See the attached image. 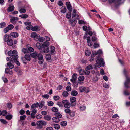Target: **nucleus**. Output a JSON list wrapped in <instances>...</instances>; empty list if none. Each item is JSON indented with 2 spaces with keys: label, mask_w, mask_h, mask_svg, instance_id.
Listing matches in <instances>:
<instances>
[{
  "label": "nucleus",
  "mask_w": 130,
  "mask_h": 130,
  "mask_svg": "<svg viewBox=\"0 0 130 130\" xmlns=\"http://www.w3.org/2000/svg\"><path fill=\"white\" fill-rule=\"evenodd\" d=\"M8 54L9 56H12V58H13L16 64L17 65H20L19 62L17 60L18 58V56L17 55V52L16 51L10 50L8 52Z\"/></svg>",
  "instance_id": "1"
},
{
  "label": "nucleus",
  "mask_w": 130,
  "mask_h": 130,
  "mask_svg": "<svg viewBox=\"0 0 130 130\" xmlns=\"http://www.w3.org/2000/svg\"><path fill=\"white\" fill-rule=\"evenodd\" d=\"M47 124L46 122L42 120L37 121L36 122V128L38 129H41L43 128V126Z\"/></svg>",
  "instance_id": "2"
},
{
  "label": "nucleus",
  "mask_w": 130,
  "mask_h": 130,
  "mask_svg": "<svg viewBox=\"0 0 130 130\" xmlns=\"http://www.w3.org/2000/svg\"><path fill=\"white\" fill-rule=\"evenodd\" d=\"M79 90L81 92L85 91L86 93H88L89 91V89L88 88H86L83 86L79 87Z\"/></svg>",
  "instance_id": "3"
},
{
  "label": "nucleus",
  "mask_w": 130,
  "mask_h": 130,
  "mask_svg": "<svg viewBox=\"0 0 130 130\" xmlns=\"http://www.w3.org/2000/svg\"><path fill=\"white\" fill-rule=\"evenodd\" d=\"M125 0H109V1L110 3L114 2L115 3L119 5L123 3Z\"/></svg>",
  "instance_id": "4"
},
{
  "label": "nucleus",
  "mask_w": 130,
  "mask_h": 130,
  "mask_svg": "<svg viewBox=\"0 0 130 130\" xmlns=\"http://www.w3.org/2000/svg\"><path fill=\"white\" fill-rule=\"evenodd\" d=\"M13 58L10 57H8L7 58V60L9 62L7 63V65H13L12 64L15 62L13 60Z\"/></svg>",
  "instance_id": "5"
},
{
  "label": "nucleus",
  "mask_w": 130,
  "mask_h": 130,
  "mask_svg": "<svg viewBox=\"0 0 130 130\" xmlns=\"http://www.w3.org/2000/svg\"><path fill=\"white\" fill-rule=\"evenodd\" d=\"M92 69V66H88L87 67H86L85 70L86 71H85V73L86 75H88L90 73V71H88L87 70H90V69Z\"/></svg>",
  "instance_id": "6"
},
{
  "label": "nucleus",
  "mask_w": 130,
  "mask_h": 130,
  "mask_svg": "<svg viewBox=\"0 0 130 130\" xmlns=\"http://www.w3.org/2000/svg\"><path fill=\"white\" fill-rule=\"evenodd\" d=\"M43 56L41 54L39 53V64H41L43 63Z\"/></svg>",
  "instance_id": "7"
},
{
  "label": "nucleus",
  "mask_w": 130,
  "mask_h": 130,
  "mask_svg": "<svg viewBox=\"0 0 130 130\" xmlns=\"http://www.w3.org/2000/svg\"><path fill=\"white\" fill-rule=\"evenodd\" d=\"M96 62L97 64L99 65H104L105 62L104 59L102 58H101L100 60L98 59L96 60Z\"/></svg>",
  "instance_id": "8"
},
{
  "label": "nucleus",
  "mask_w": 130,
  "mask_h": 130,
  "mask_svg": "<svg viewBox=\"0 0 130 130\" xmlns=\"http://www.w3.org/2000/svg\"><path fill=\"white\" fill-rule=\"evenodd\" d=\"M77 74L76 73H74L72 75V79H70L71 81L73 83H75L77 78Z\"/></svg>",
  "instance_id": "9"
},
{
  "label": "nucleus",
  "mask_w": 130,
  "mask_h": 130,
  "mask_svg": "<svg viewBox=\"0 0 130 130\" xmlns=\"http://www.w3.org/2000/svg\"><path fill=\"white\" fill-rule=\"evenodd\" d=\"M66 5L69 11L70 12L71 11L72 9V8L71 7L70 3L69 2H66Z\"/></svg>",
  "instance_id": "10"
},
{
  "label": "nucleus",
  "mask_w": 130,
  "mask_h": 130,
  "mask_svg": "<svg viewBox=\"0 0 130 130\" xmlns=\"http://www.w3.org/2000/svg\"><path fill=\"white\" fill-rule=\"evenodd\" d=\"M19 18L16 17H12L11 18V22L13 24H15L16 21L18 20Z\"/></svg>",
  "instance_id": "11"
},
{
  "label": "nucleus",
  "mask_w": 130,
  "mask_h": 130,
  "mask_svg": "<svg viewBox=\"0 0 130 130\" xmlns=\"http://www.w3.org/2000/svg\"><path fill=\"white\" fill-rule=\"evenodd\" d=\"M8 46H12L13 44V41L10 38L8 39L6 42Z\"/></svg>",
  "instance_id": "12"
},
{
  "label": "nucleus",
  "mask_w": 130,
  "mask_h": 130,
  "mask_svg": "<svg viewBox=\"0 0 130 130\" xmlns=\"http://www.w3.org/2000/svg\"><path fill=\"white\" fill-rule=\"evenodd\" d=\"M87 45L88 46H91L92 45V43L90 42L91 38L90 37L88 36L87 37Z\"/></svg>",
  "instance_id": "13"
},
{
  "label": "nucleus",
  "mask_w": 130,
  "mask_h": 130,
  "mask_svg": "<svg viewBox=\"0 0 130 130\" xmlns=\"http://www.w3.org/2000/svg\"><path fill=\"white\" fill-rule=\"evenodd\" d=\"M126 76V80L125 83L124 85L126 87L128 88V86L127 85L130 83V78L128 77L127 76Z\"/></svg>",
  "instance_id": "14"
},
{
  "label": "nucleus",
  "mask_w": 130,
  "mask_h": 130,
  "mask_svg": "<svg viewBox=\"0 0 130 130\" xmlns=\"http://www.w3.org/2000/svg\"><path fill=\"white\" fill-rule=\"evenodd\" d=\"M31 37L32 38H33L35 40L38 39L39 37L38 35L35 32H33L31 34Z\"/></svg>",
  "instance_id": "15"
},
{
  "label": "nucleus",
  "mask_w": 130,
  "mask_h": 130,
  "mask_svg": "<svg viewBox=\"0 0 130 130\" xmlns=\"http://www.w3.org/2000/svg\"><path fill=\"white\" fill-rule=\"evenodd\" d=\"M39 54H38V53L36 52L35 51L33 53L31 54V56L33 58H36L38 57H39Z\"/></svg>",
  "instance_id": "16"
},
{
  "label": "nucleus",
  "mask_w": 130,
  "mask_h": 130,
  "mask_svg": "<svg viewBox=\"0 0 130 130\" xmlns=\"http://www.w3.org/2000/svg\"><path fill=\"white\" fill-rule=\"evenodd\" d=\"M50 52L51 54H54L55 53V48L54 47L52 46H50Z\"/></svg>",
  "instance_id": "17"
},
{
  "label": "nucleus",
  "mask_w": 130,
  "mask_h": 130,
  "mask_svg": "<svg viewBox=\"0 0 130 130\" xmlns=\"http://www.w3.org/2000/svg\"><path fill=\"white\" fill-rule=\"evenodd\" d=\"M14 8V7L12 5H10L7 9L8 12H11L13 10Z\"/></svg>",
  "instance_id": "18"
},
{
  "label": "nucleus",
  "mask_w": 130,
  "mask_h": 130,
  "mask_svg": "<svg viewBox=\"0 0 130 130\" xmlns=\"http://www.w3.org/2000/svg\"><path fill=\"white\" fill-rule=\"evenodd\" d=\"M31 30L32 31H38L40 30V28L39 26H36L34 27H33Z\"/></svg>",
  "instance_id": "19"
},
{
  "label": "nucleus",
  "mask_w": 130,
  "mask_h": 130,
  "mask_svg": "<svg viewBox=\"0 0 130 130\" xmlns=\"http://www.w3.org/2000/svg\"><path fill=\"white\" fill-rule=\"evenodd\" d=\"M69 22L70 23L72 26H73L75 25L77 22V20H74L70 19L69 20Z\"/></svg>",
  "instance_id": "20"
},
{
  "label": "nucleus",
  "mask_w": 130,
  "mask_h": 130,
  "mask_svg": "<svg viewBox=\"0 0 130 130\" xmlns=\"http://www.w3.org/2000/svg\"><path fill=\"white\" fill-rule=\"evenodd\" d=\"M52 120L53 122L55 123H58L60 121V119L56 117H53L52 118Z\"/></svg>",
  "instance_id": "21"
},
{
  "label": "nucleus",
  "mask_w": 130,
  "mask_h": 130,
  "mask_svg": "<svg viewBox=\"0 0 130 130\" xmlns=\"http://www.w3.org/2000/svg\"><path fill=\"white\" fill-rule=\"evenodd\" d=\"M61 12L63 13H66L67 9L66 7L64 6H62L60 8Z\"/></svg>",
  "instance_id": "22"
},
{
  "label": "nucleus",
  "mask_w": 130,
  "mask_h": 130,
  "mask_svg": "<svg viewBox=\"0 0 130 130\" xmlns=\"http://www.w3.org/2000/svg\"><path fill=\"white\" fill-rule=\"evenodd\" d=\"M49 45V43L48 42H44L42 46L43 47L45 48L48 47Z\"/></svg>",
  "instance_id": "23"
},
{
  "label": "nucleus",
  "mask_w": 130,
  "mask_h": 130,
  "mask_svg": "<svg viewBox=\"0 0 130 130\" xmlns=\"http://www.w3.org/2000/svg\"><path fill=\"white\" fill-rule=\"evenodd\" d=\"M77 92L75 90L72 91L71 92V94L73 96H76L78 94Z\"/></svg>",
  "instance_id": "24"
},
{
  "label": "nucleus",
  "mask_w": 130,
  "mask_h": 130,
  "mask_svg": "<svg viewBox=\"0 0 130 130\" xmlns=\"http://www.w3.org/2000/svg\"><path fill=\"white\" fill-rule=\"evenodd\" d=\"M67 122L66 121H63L60 122L61 125L63 127L67 125Z\"/></svg>",
  "instance_id": "25"
},
{
  "label": "nucleus",
  "mask_w": 130,
  "mask_h": 130,
  "mask_svg": "<svg viewBox=\"0 0 130 130\" xmlns=\"http://www.w3.org/2000/svg\"><path fill=\"white\" fill-rule=\"evenodd\" d=\"M19 11L20 13H23L26 12V10L25 9L20 8L19 9Z\"/></svg>",
  "instance_id": "26"
},
{
  "label": "nucleus",
  "mask_w": 130,
  "mask_h": 130,
  "mask_svg": "<svg viewBox=\"0 0 130 130\" xmlns=\"http://www.w3.org/2000/svg\"><path fill=\"white\" fill-rule=\"evenodd\" d=\"M9 38V36L7 34L5 35L4 37V40L5 42H6L8 39H10Z\"/></svg>",
  "instance_id": "27"
},
{
  "label": "nucleus",
  "mask_w": 130,
  "mask_h": 130,
  "mask_svg": "<svg viewBox=\"0 0 130 130\" xmlns=\"http://www.w3.org/2000/svg\"><path fill=\"white\" fill-rule=\"evenodd\" d=\"M98 52L97 51L93 50L92 51V54L91 55V56L93 58L95 55H98Z\"/></svg>",
  "instance_id": "28"
},
{
  "label": "nucleus",
  "mask_w": 130,
  "mask_h": 130,
  "mask_svg": "<svg viewBox=\"0 0 130 130\" xmlns=\"http://www.w3.org/2000/svg\"><path fill=\"white\" fill-rule=\"evenodd\" d=\"M45 58L47 60H51V55L49 54H47L46 55Z\"/></svg>",
  "instance_id": "29"
},
{
  "label": "nucleus",
  "mask_w": 130,
  "mask_h": 130,
  "mask_svg": "<svg viewBox=\"0 0 130 130\" xmlns=\"http://www.w3.org/2000/svg\"><path fill=\"white\" fill-rule=\"evenodd\" d=\"M19 16L24 19H25L28 17V15L26 14H23L19 15Z\"/></svg>",
  "instance_id": "30"
},
{
  "label": "nucleus",
  "mask_w": 130,
  "mask_h": 130,
  "mask_svg": "<svg viewBox=\"0 0 130 130\" xmlns=\"http://www.w3.org/2000/svg\"><path fill=\"white\" fill-rule=\"evenodd\" d=\"M64 106L66 108H69L70 107L71 104L68 101L64 105Z\"/></svg>",
  "instance_id": "31"
},
{
  "label": "nucleus",
  "mask_w": 130,
  "mask_h": 130,
  "mask_svg": "<svg viewBox=\"0 0 130 130\" xmlns=\"http://www.w3.org/2000/svg\"><path fill=\"white\" fill-rule=\"evenodd\" d=\"M39 105V103L38 102L36 103H34L31 106V108H36V107L38 106Z\"/></svg>",
  "instance_id": "32"
},
{
  "label": "nucleus",
  "mask_w": 130,
  "mask_h": 130,
  "mask_svg": "<svg viewBox=\"0 0 130 130\" xmlns=\"http://www.w3.org/2000/svg\"><path fill=\"white\" fill-rule=\"evenodd\" d=\"M11 35L14 37H17L18 36V34L16 32H12L11 33Z\"/></svg>",
  "instance_id": "33"
},
{
  "label": "nucleus",
  "mask_w": 130,
  "mask_h": 130,
  "mask_svg": "<svg viewBox=\"0 0 130 130\" xmlns=\"http://www.w3.org/2000/svg\"><path fill=\"white\" fill-rule=\"evenodd\" d=\"M55 117L58 118L59 119L62 117V115L59 113H55Z\"/></svg>",
  "instance_id": "34"
},
{
  "label": "nucleus",
  "mask_w": 130,
  "mask_h": 130,
  "mask_svg": "<svg viewBox=\"0 0 130 130\" xmlns=\"http://www.w3.org/2000/svg\"><path fill=\"white\" fill-rule=\"evenodd\" d=\"M68 94V93L67 91H64L62 93V95L64 97H67Z\"/></svg>",
  "instance_id": "35"
},
{
  "label": "nucleus",
  "mask_w": 130,
  "mask_h": 130,
  "mask_svg": "<svg viewBox=\"0 0 130 130\" xmlns=\"http://www.w3.org/2000/svg\"><path fill=\"white\" fill-rule=\"evenodd\" d=\"M76 100V99L75 97H71L70 99V101L71 102L73 103L75 102Z\"/></svg>",
  "instance_id": "36"
},
{
  "label": "nucleus",
  "mask_w": 130,
  "mask_h": 130,
  "mask_svg": "<svg viewBox=\"0 0 130 130\" xmlns=\"http://www.w3.org/2000/svg\"><path fill=\"white\" fill-rule=\"evenodd\" d=\"M45 102L44 101H42L41 102L40 104H39V107L40 109H41L44 105Z\"/></svg>",
  "instance_id": "37"
},
{
  "label": "nucleus",
  "mask_w": 130,
  "mask_h": 130,
  "mask_svg": "<svg viewBox=\"0 0 130 130\" xmlns=\"http://www.w3.org/2000/svg\"><path fill=\"white\" fill-rule=\"evenodd\" d=\"M54 127L55 129L57 130L59 129L60 127V125L57 124H54Z\"/></svg>",
  "instance_id": "38"
},
{
  "label": "nucleus",
  "mask_w": 130,
  "mask_h": 130,
  "mask_svg": "<svg viewBox=\"0 0 130 130\" xmlns=\"http://www.w3.org/2000/svg\"><path fill=\"white\" fill-rule=\"evenodd\" d=\"M91 54L90 51L89 50H87L85 51V54L87 56L90 55Z\"/></svg>",
  "instance_id": "39"
},
{
  "label": "nucleus",
  "mask_w": 130,
  "mask_h": 130,
  "mask_svg": "<svg viewBox=\"0 0 130 130\" xmlns=\"http://www.w3.org/2000/svg\"><path fill=\"white\" fill-rule=\"evenodd\" d=\"M84 79V77L83 76H80L78 78V80L79 81H83Z\"/></svg>",
  "instance_id": "40"
},
{
  "label": "nucleus",
  "mask_w": 130,
  "mask_h": 130,
  "mask_svg": "<svg viewBox=\"0 0 130 130\" xmlns=\"http://www.w3.org/2000/svg\"><path fill=\"white\" fill-rule=\"evenodd\" d=\"M44 119L47 120H51V118L50 116L47 115L44 117Z\"/></svg>",
  "instance_id": "41"
},
{
  "label": "nucleus",
  "mask_w": 130,
  "mask_h": 130,
  "mask_svg": "<svg viewBox=\"0 0 130 130\" xmlns=\"http://www.w3.org/2000/svg\"><path fill=\"white\" fill-rule=\"evenodd\" d=\"M93 46L95 48H98L99 47V44L97 42H95Z\"/></svg>",
  "instance_id": "42"
},
{
  "label": "nucleus",
  "mask_w": 130,
  "mask_h": 130,
  "mask_svg": "<svg viewBox=\"0 0 130 130\" xmlns=\"http://www.w3.org/2000/svg\"><path fill=\"white\" fill-rule=\"evenodd\" d=\"M6 25V23L4 22H2L0 23V28L4 27Z\"/></svg>",
  "instance_id": "43"
},
{
  "label": "nucleus",
  "mask_w": 130,
  "mask_h": 130,
  "mask_svg": "<svg viewBox=\"0 0 130 130\" xmlns=\"http://www.w3.org/2000/svg\"><path fill=\"white\" fill-rule=\"evenodd\" d=\"M36 46L37 48L39 50L41 49L42 47L41 46L40 43H36Z\"/></svg>",
  "instance_id": "44"
},
{
  "label": "nucleus",
  "mask_w": 130,
  "mask_h": 130,
  "mask_svg": "<svg viewBox=\"0 0 130 130\" xmlns=\"http://www.w3.org/2000/svg\"><path fill=\"white\" fill-rule=\"evenodd\" d=\"M64 111L66 113L69 114L71 110L69 108H67L65 109Z\"/></svg>",
  "instance_id": "45"
},
{
  "label": "nucleus",
  "mask_w": 130,
  "mask_h": 130,
  "mask_svg": "<svg viewBox=\"0 0 130 130\" xmlns=\"http://www.w3.org/2000/svg\"><path fill=\"white\" fill-rule=\"evenodd\" d=\"M12 115H8L6 117V118L9 120H10L12 118Z\"/></svg>",
  "instance_id": "46"
},
{
  "label": "nucleus",
  "mask_w": 130,
  "mask_h": 130,
  "mask_svg": "<svg viewBox=\"0 0 130 130\" xmlns=\"http://www.w3.org/2000/svg\"><path fill=\"white\" fill-rule=\"evenodd\" d=\"M53 99L55 101H57L60 99V97L59 96H55L53 97Z\"/></svg>",
  "instance_id": "47"
},
{
  "label": "nucleus",
  "mask_w": 130,
  "mask_h": 130,
  "mask_svg": "<svg viewBox=\"0 0 130 130\" xmlns=\"http://www.w3.org/2000/svg\"><path fill=\"white\" fill-rule=\"evenodd\" d=\"M49 51L50 50L48 47L47 48H44L43 50V52L45 53H47L49 52Z\"/></svg>",
  "instance_id": "48"
},
{
  "label": "nucleus",
  "mask_w": 130,
  "mask_h": 130,
  "mask_svg": "<svg viewBox=\"0 0 130 130\" xmlns=\"http://www.w3.org/2000/svg\"><path fill=\"white\" fill-rule=\"evenodd\" d=\"M76 15V10L74 9L73 10V12L72 15V17L73 18L75 17Z\"/></svg>",
  "instance_id": "49"
},
{
  "label": "nucleus",
  "mask_w": 130,
  "mask_h": 130,
  "mask_svg": "<svg viewBox=\"0 0 130 130\" xmlns=\"http://www.w3.org/2000/svg\"><path fill=\"white\" fill-rule=\"evenodd\" d=\"M70 116L71 117H73L75 116V112L74 111H71L69 114Z\"/></svg>",
  "instance_id": "50"
},
{
  "label": "nucleus",
  "mask_w": 130,
  "mask_h": 130,
  "mask_svg": "<svg viewBox=\"0 0 130 130\" xmlns=\"http://www.w3.org/2000/svg\"><path fill=\"white\" fill-rule=\"evenodd\" d=\"M25 58L28 61H30V57L29 55H25Z\"/></svg>",
  "instance_id": "51"
},
{
  "label": "nucleus",
  "mask_w": 130,
  "mask_h": 130,
  "mask_svg": "<svg viewBox=\"0 0 130 130\" xmlns=\"http://www.w3.org/2000/svg\"><path fill=\"white\" fill-rule=\"evenodd\" d=\"M52 110L53 112H57L58 111V110L57 108L55 107H53L52 108Z\"/></svg>",
  "instance_id": "52"
},
{
  "label": "nucleus",
  "mask_w": 130,
  "mask_h": 130,
  "mask_svg": "<svg viewBox=\"0 0 130 130\" xmlns=\"http://www.w3.org/2000/svg\"><path fill=\"white\" fill-rule=\"evenodd\" d=\"M2 115L3 116H5L7 113V112L5 110H3L2 111Z\"/></svg>",
  "instance_id": "53"
},
{
  "label": "nucleus",
  "mask_w": 130,
  "mask_h": 130,
  "mask_svg": "<svg viewBox=\"0 0 130 130\" xmlns=\"http://www.w3.org/2000/svg\"><path fill=\"white\" fill-rule=\"evenodd\" d=\"M79 24H85L86 23V22H85L83 20H79L78 22Z\"/></svg>",
  "instance_id": "54"
},
{
  "label": "nucleus",
  "mask_w": 130,
  "mask_h": 130,
  "mask_svg": "<svg viewBox=\"0 0 130 130\" xmlns=\"http://www.w3.org/2000/svg\"><path fill=\"white\" fill-rule=\"evenodd\" d=\"M9 30H11L14 28V26L12 24H10L8 25L7 27Z\"/></svg>",
  "instance_id": "55"
},
{
  "label": "nucleus",
  "mask_w": 130,
  "mask_h": 130,
  "mask_svg": "<svg viewBox=\"0 0 130 130\" xmlns=\"http://www.w3.org/2000/svg\"><path fill=\"white\" fill-rule=\"evenodd\" d=\"M22 52L25 54L28 53V50L27 48H23L22 50Z\"/></svg>",
  "instance_id": "56"
},
{
  "label": "nucleus",
  "mask_w": 130,
  "mask_h": 130,
  "mask_svg": "<svg viewBox=\"0 0 130 130\" xmlns=\"http://www.w3.org/2000/svg\"><path fill=\"white\" fill-rule=\"evenodd\" d=\"M85 71L83 69H81L79 71V73L81 75H84L85 73Z\"/></svg>",
  "instance_id": "57"
},
{
  "label": "nucleus",
  "mask_w": 130,
  "mask_h": 130,
  "mask_svg": "<svg viewBox=\"0 0 130 130\" xmlns=\"http://www.w3.org/2000/svg\"><path fill=\"white\" fill-rule=\"evenodd\" d=\"M0 121L2 123L4 124H6L7 123V121L6 120L3 119H0Z\"/></svg>",
  "instance_id": "58"
},
{
  "label": "nucleus",
  "mask_w": 130,
  "mask_h": 130,
  "mask_svg": "<svg viewBox=\"0 0 130 130\" xmlns=\"http://www.w3.org/2000/svg\"><path fill=\"white\" fill-rule=\"evenodd\" d=\"M80 110L81 111H84L86 109V107L85 106L82 105L79 108Z\"/></svg>",
  "instance_id": "59"
},
{
  "label": "nucleus",
  "mask_w": 130,
  "mask_h": 130,
  "mask_svg": "<svg viewBox=\"0 0 130 130\" xmlns=\"http://www.w3.org/2000/svg\"><path fill=\"white\" fill-rule=\"evenodd\" d=\"M26 116L25 115H24L20 117V119L21 120H23L25 119Z\"/></svg>",
  "instance_id": "60"
},
{
  "label": "nucleus",
  "mask_w": 130,
  "mask_h": 130,
  "mask_svg": "<svg viewBox=\"0 0 130 130\" xmlns=\"http://www.w3.org/2000/svg\"><path fill=\"white\" fill-rule=\"evenodd\" d=\"M2 79L4 83H7L8 82V80L6 78L3 77H2Z\"/></svg>",
  "instance_id": "61"
},
{
  "label": "nucleus",
  "mask_w": 130,
  "mask_h": 130,
  "mask_svg": "<svg viewBox=\"0 0 130 130\" xmlns=\"http://www.w3.org/2000/svg\"><path fill=\"white\" fill-rule=\"evenodd\" d=\"M57 104L59 107H62L63 106V105L62 103L59 102H57Z\"/></svg>",
  "instance_id": "62"
},
{
  "label": "nucleus",
  "mask_w": 130,
  "mask_h": 130,
  "mask_svg": "<svg viewBox=\"0 0 130 130\" xmlns=\"http://www.w3.org/2000/svg\"><path fill=\"white\" fill-rule=\"evenodd\" d=\"M66 90L68 91H71V87L69 86H67L66 87Z\"/></svg>",
  "instance_id": "63"
},
{
  "label": "nucleus",
  "mask_w": 130,
  "mask_h": 130,
  "mask_svg": "<svg viewBox=\"0 0 130 130\" xmlns=\"http://www.w3.org/2000/svg\"><path fill=\"white\" fill-rule=\"evenodd\" d=\"M71 17V13L70 12H68L66 14V17L68 18H70Z\"/></svg>",
  "instance_id": "64"
}]
</instances>
